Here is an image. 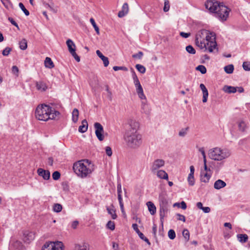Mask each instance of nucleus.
Segmentation results:
<instances>
[{
  "instance_id": "nucleus-1",
  "label": "nucleus",
  "mask_w": 250,
  "mask_h": 250,
  "mask_svg": "<svg viewBox=\"0 0 250 250\" xmlns=\"http://www.w3.org/2000/svg\"><path fill=\"white\" fill-rule=\"evenodd\" d=\"M130 128L126 130L124 136V140L126 146L130 148L136 149L140 147L142 143V135L138 131L139 124L133 119L128 120Z\"/></svg>"
},
{
  "instance_id": "nucleus-2",
  "label": "nucleus",
  "mask_w": 250,
  "mask_h": 250,
  "mask_svg": "<svg viewBox=\"0 0 250 250\" xmlns=\"http://www.w3.org/2000/svg\"><path fill=\"white\" fill-rule=\"evenodd\" d=\"M205 6L210 12L215 14L216 17L222 21H226L230 10L222 3L215 0H208L205 3Z\"/></svg>"
},
{
  "instance_id": "nucleus-3",
  "label": "nucleus",
  "mask_w": 250,
  "mask_h": 250,
  "mask_svg": "<svg viewBox=\"0 0 250 250\" xmlns=\"http://www.w3.org/2000/svg\"><path fill=\"white\" fill-rule=\"evenodd\" d=\"M73 168L76 174L81 178L89 177L95 169L94 165L87 159L81 160L75 163Z\"/></svg>"
},
{
  "instance_id": "nucleus-4",
  "label": "nucleus",
  "mask_w": 250,
  "mask_h": 250,
  "mask_svg": "<svg viewBox=\"0 0 250 250\" xmlns=\"http://www.w3.org/2000/svg\"><path fill=\"white\" fill-rule=\"evenodd\" d=\"M59 114V112L45 104L39 105L35 111L36 118L39 120L43 121L54 119Z\"/></svg>"
},
{
  "instance_id": "nucleus-5",
  "label": "nucleus",
  "mask_w": 250,
  "mask_h": 250,
  "mask_svg": "<svg viewBox=\"0 0 250 250\" xmlns=\"http://www.w3.org/2000/svg\"><path fill=\"white\" fill-rule=\"evenodd\" d=\"M208 155L211 159L220 161L229 158L231 155V152L228 148L216 147L210 149Z\"/></svg>"
},
{
  "instance_id": "nucleus-6",
  "label": "nucleus",
  "mask_w": 250,
  "mask_h": 250,
  "mask_svg": "<svg viewBox=\"0 0 250 250\" xmlns=\"http://www.w3.org/2000/svg\"><path fill=\"white\" fill-rule=\"evenodd\" d=\"M207 34H208V30H201L198 32L195 38L196 45L201 49H205V50H207V45L205 44Z\"/></svg>"
},
{
  "instance_id": "nucleus-7",
  "label": "nucleus",
  "mask_w": 250,
  "mask_h": 250,
  "mask_svg": "<svg viewBox=\"0 0 250 250\" xmlns=\"http://www.w3.org/2000/svg\"><path fill=\"white\" fill-rule=\"evenodd\" d=\"M205 44L207 45V50L209 52H213V49L216 48L217 43L215 41V34L208 31L205 39Z\"/></svg>"
},
{
  "instance_id": "nucleus-8",
  "label": "nucleus",
  "mask_w": 250,
  "mask_h": 250,
  "mask_svg": "<svg viewBox=\"0 0 250 250\" xmlns=\"http://www.w3.org/2000/svg\"><path fill=\"white\" fill-rule=\"evenodd\" d=\"M159 199L160 205V216L161 220L162 221L165 215V211L167 206L168 204V200L167 196L163 193L160 195Z\"/></svg>"
},
{
  "instance_id": "nucleus-9",
  "label": "nucleus",
  "mask_w": 250,
  "mask_h": 250,
  "mask_svg": "<svg viewBox=\"0 0 250 250\" xmlns=\"http://www.w3.org/2000/svg\"><path fill=\"white\" fill-rule=\"evenodd\" d=\"M61 242H47L42 247V250H63Z\"/></svg>"
},
{
  "instance_id": "nucleus-10",
  "label": "nucleus",
  "mask_w": 250,
  "mask_h": 250,
  "mask_svg": "<svg viewBox=\"0 0 250 250\" xmlns=\"http://www.w3.org/2000/svg\"><path fill=\"white\" fill-rule=\"evenodd\" d=\"M66 43L70 53L77 62H79L80 61V58L76 53V46L73 42L71 40L68 39L67 40Z\"/></svg>"
},
{
  "instance_id": "nucleus-11",
  "label": "nucleus",
  "mask_w": 250,
  "mask_h": 250,
  "mask_svg": "<svg viewBox=\"0 0 250 250\" xmlns=\"http://www.w3.org/2000/svg\"><path fill=\"white\" fill-rule=\"evenodd\" d=\"M94 126L95 129V134L97 138L100 141H103L104 139V136L103 135L104 128L103 126L101 124L97 122L94 124Z\"/></svg>"
},
{
  "instance_id": "nucleus-12",
  "label": "nucleus",
  "mask_w": 250,
  "mask_h": 250,
  "mask_svg": "<svg viewBox=\"0 0 250 250\" xmlns=\"http://www.w3.org/2000/svg\"><path fill=\"white\" fill-rule=\"evenodd\" d=\"M165 161L158 159L155 160L152 164L150 169L153 173H156L158 169L165 165Z\"/></svg>"
},
{
  "instance_id": "nucleus-13",
  "label": "nucleus",
  "mask_w": 250,
  "mask_h": 250,
  "mask_svg": "<svg viewBox=\"0 0 250 250\" xmlns=\"http://www.w3.org/2000/svg\"><path fill=\"white\" fill-rule=\"evenodd\" d=\"M37 173L45 180H49L50 177V173L49 170H44L42 168H39L37 169Z\"/></svg>"
},
{
  "instance_id": "nucleus-14",
  "label": "nucleus",
  "mask_w": 250,
  "mask_h": 250,
  "mask_svg": "<svg viewBox=\"0 0 250 250\" xmlns=\"http://www.w3.org/2000/svg\"><path fill=\"white\" fill-rule=\"evenodd\" d=\"M21 246V243L20 241L12 240L10 242L9 250H20Z\"/></svg>"
},
{
  "instance_id": "nucleus-15",
  "label": "nucleus",
  "mask_w": 250,
  "mask_h": 250,
  "mask_svg": "<svg viewBox=\"0 0 250 250\" xmlns=\"http://www.w3.org/2000/svg\"><path fill=\"white\" fill-rule=\"evenodd\" d=\"M35 238L34 233L31 231H25L23 233V240L27 243L30 242Z\"/></svg>"
},
{
  "instance_id": "nucleus-16",
  "label": "nucleus",
  "mask_w": 250,
  "mask_h": 250,
  "mask_svg": "<svg viewBox=\"0 0 250 250\" xmlns=\"http://www.w3.org/2000/svg\"><path fill=\"white\" fill-rule=\"evenodd\" d=\"M128 5L127 3H125L122 7V10L118 13V16L119 18H122L126 15L128 12Z\"/></svg>"
},
{
  "instance_id": "nucleus-17",
  "label": "nucleus",
  "mask_w": 250,
  "mask_h": 250,
  "mask_svg": "<svg viewBox=\"0 0 250 250\" xmlns=\"http://www.w3.org/2000/svg\"><path fill=\"white\" fill-rule=\"evenodd\" d=\"M135 87L139 97L142 100H146V97L144 93L143 89L141 83L135 85Z\"/></svg>"
},
{
  "instance_id": "nucleus-18",
  "label": "nucleus",
  "mask_w": 250,
  "mask_h": 250,
  "mask_svg": "<svg viewBox=\"0 0 250 250\" xmlns=\"http://www.w3.org/2000/svg\"><path fill=\"white\" fill-rule=\"evenodd\" d=\"M200 87L203 92V102L206 103L207 101L208 95V89L203 83L200 84Z\"/></svg>"
},
{
  "instance_id": "nucleus-19",
  "label": "nucleus",
  "mask_w": 250,
  "mask_h": 250,
  "mask_svg": "<svg viewBox=\"0 0 250 250\" xmlns=\"http://www.w3.org/2000/svg\"><path fill=\"white\" fill-rule=\"evenodd\" d=\"M36 86L37 89L42 92L45 91L47 88V86L46 83L42 81L37 82Z\"/></svg>"
},
{
  "instance_id": "nucleus-20",
  "label": "nucleus",
  "mask_w": 250,
  "mask_h": 250,
  "mask_svg": "<svg viewBox=\"0 0 250 250\" xmlns=\"http://www.w3.org/2000/svg\"><path fill=\"white\" fill-rule=\"evenodd\" d=\"M226 186V183L222 180L218 179L214 184V188L216 189H220Z\"/></svg>"
},
{
  "instance_id": "nucleus-21",
  "label": "nucleus",
  "mask_w": 250,
  "mask_h": 250,
  "mask_svg": "<svg viewBox=\"0 0 250 250\" xmlns=\"http://www.w3.org/2000/svg\"><path fill=\"white\" fill-rule=\"evenodd\" d=\"M148 209L151 215H154L156 212V208L154 204L151 201L146 203Z\"/></svg>"
},
{
  "instance_id": "nucleus-22",
  "label": "nucleus",
  "mask_w": 250,
  "mask_h": 250,
  "mask_svg": "<svg viewBox=\"0 0 250 250\" xmlns=\"http://www.w3.org/2000/svg\"><path fill=\"white\" fill-rule=\"evenodd\" d=\"M87 128L88 123L87 121L84 119L82 121V125L79 126L78 130L80 132L84 133L87 131Z\"/></svg>"
},
{
  "instance_id": "nucleus-23",
  "label": "nucleus",
  "mask_w": 250,
  "mask_h": 250,
  "mask_svg": "<svg viewBox=\"0 0 250 250\" xmlns=\"http://www.w3.org/2000/svg\"><path fill=\"white\" fill-rule=\"evenodd\" d=\"M223 90L224 92L227 93H234L237 91V87L225 85Z\"/></svg>"
},
{
  "instance_id": "nucleus-24",
  "label": "nucleus",
  "mask_w": 250,
  "mask_h": 250,
  "mask_svg": "<svg viewBox=\"0 0 250 250\" xmlns=\"http://www.w3.org/2000/svg\"><path fill=\"white\" fill-rule=\"evenodd\" d=\"M106 210L113 219H116L117 217V215L116 213V210L114 208V206L112 205L110 207H106Z\"/></svg>"
},
{
  "instance_id": "nucleus-25",
  "label": "nucleus",
  "mask_w": 250,
  "mask_h": 250,
  "mask_svg": "<svg viewBox=\"0 0 250 250\" xmlns=\"http://www.w3.org/2000/svg\"><path fill=\"white\" fill-rule=\"evenodd\" d=\"M157 176L160 179L167 180L168 178V174L167 173L163 170H159L156 171Z\"/></svg>"
},
{
  "instance_id": "nucleus-26",
  "label": "nucleus",
  "mask_w": 250,
  "mask_h": 250,
  "mask_svg": "<svg viewBox=\"0 0 250 250\" xmlns=\"http://www.w3.org/2000/svg\"><path fill=\"white\" fill-rule=\"evenodd\" d=\"M210 178V175L207 172H202L201 175V181L204 183L208 182Z\"/></svg>"
},
{
  "instance_id": "nucleus-27",
  "label": "nucleus",
  "mask_w": 250,
  "mask_h": 250,
  "mask_svg": "<svg viewBox=\"0 0 250 250\" xmlns=\"http://www.w3.org/2000/svg\"><path fill=\"white\" fill-rule=\"evenodd\" d=\"M79 112L77 108H74L72 112V120L74 123L77 122L79 118Z\"/></svg>"
},
{
  "instance_id": "nucleus-28",
  "label": "nucleus",
  "mask_w": 250,
  "mask_h": 250,
  "mask_svg": "<svg viewBox=\"0 0 250 250\" xmlns=\"http://www.w3.org/2000/svg\"><path fill=\"white\" fill-rule=\"evenodd\" d=\"M89 244L85 242L76 245V248L78 250H89Z\"/></svg>"
},
{
  "instance_id": "nucleus-29",
  "label": "nucleus",
  "mask_w": 250,
  "mask_h": 250,
  "mask_svg": "<svg viewBox=\"0 0 250 250\" xmlns=\"http://www.w3.org/2000/svg\"><path fill=\"white\" fill-rule=\"evenodd\" d=\"M44 65L46 67L48 68H52L54 67V63L51 60V58L46 57L44 61Z\"/></svg>"
},
{
  "instance_id": "nucleus-30",
  "label": "nucleus",
  "mask_w": 250,
  "mask_h": 250,
  "mask_svg": "<svg viewBox=\"0 0 250 250\" xmlns=\"http://www.w3.org/2000/svg\"><path fill=\"white\" fill-rule=\"evenodd\" d=\"M237 237L241 243H245L248 240V236L246 234H238L237 235Z\"/></svg>"
},
{
  "instance_id": "nucleus-31",
  "label": "nucleus",
  "mask_w": 250,
  "mask_h": 250,
  "mask_svg": "<svg viewBox=\"0 0 250 250\" xmlns=\"http://www.w3.org/2000/svg\"><path fill=\"white\" fill-rule=\"evenodd\" d=\"M20 48L21 50H24L27 47V42L25 39H22L19 42Z\"/></svg>"
},
{
  "instance_id": "nucleus-32",
  "label": "nucleus",
  "mask_w": 250,
  "mask_h": 250,
  "mask_svg": "<svg viewBox=\"0 0 250 250\" xmlns=\"http://www.w3.org/2000/svg\"><path fill=\"white\" fill-rule=\"evenodd\" d=\"M62 209V206L58 203L54 204L53 206V210L55 212H60Z\"/></svg>"
},
{
  "instance_id": "nucleus-33",
  "label": "nucleus",
  "mask_w": 250,
  "mask_h": 250,
  "mask_svg": "<svg viewBox=\"0 0 250 250\" xmlns=\"http://www.w3.org/2000/svg\"><path fill=\"white\" fill-rule=\"evenodd\" d=\"M234 70V66L232 64L228 65L224 67V70L227 74L232 73Z\"/></svg>"
},
{
  "instance_id": "nucleus-34",
  "label": "nucleus",
  "mask_w": 250,
  "mask_h": 250,
  "mask_svg": "<svg viewBox=\"0 0 250 250\" xmlns=\"http://www.w3.org/2000/svg\"><path fill=\"white\" fill-rule=\"evenodd\" d=\"M90 21L91 24L92 25V26H93L97 34L98 35H99L100 34L99 28L98 26L97 25L94 20L93 18H91L90 19Z\"/></svg>"
},
{
  "instance_id": "nucleus-35",
  "label": "nucleus",
  "mask_w": 250,
  "mask_h": 250,
  "mask_svg": "<svg viewBox=\"0 0 250 250\" xmlns=\"http://www.w3.org/2000/svg\"><path fill=\"white\" fill-rule=\"evenodd\" d=\"M136 68L137 69L138 71H139L142 74H144L146 72V69L144 66L137 64L135 66Z\"/></svg>"
},
{
  "instance_id": "nucleus-36",
  "label": "nucleus",
  "mask_w": 250,
  "mask_h": 250,
  "mask_svg": "<svg viewBox=\"0 0 250 250\" xmlns=\"http://www.w3.org/2000/svg\"><path fill=\"white\" fill-rule=\"evenodd\" d=\"M188 184L190 186H193L195 184V180L194 178V175L189 174L188 177Z\"/></svg>"
},
{
  "instance_id": "nucleus-37",
  "label": "nucleus",
  "mask_w": 250,
  "mask_h": 250,
  "mask_svg": "<svg viewBox=\"0 0 250 250\" xmlns=\"http://www.w3.org/2000/svg\"><path fill=\"white\" fill-rule=\"evenodd\" d=\"M186 51L189 54H195L196 51L192 45H189L186 47Z\"/></svg>"
},
{
  "instance_id": "nucleus-38",
  "label": "nucleus",
  "mask_w": 250,
  "mask_h": 250,
  "mask_svg": "<svg viewBox=\"0 0 250 250\" xmlns=\"http://www.w3.org/2000/svg\"><path fill=\"white\" fill-rule=\"evenodd\" d=\"M189 129L188 127H187L184 128H182L179 132V136L180 137H185L187 134V132Z\"/></svg>"
},
{
  "instance_id": "nucleus-39",
  "label": "nucleus",
  "mask_w": 250,
  "mask_h": 250,
  "mask_svg": "<svg viewBox=\"0 0 250 250\" xmlns=\"http://www.w3.org/2000/svg\"><path fill=\"white\" fill-rule=\"evenodd\" d=\"M197 70L199 71L202 74H204L207 72L206 67L203 65H199L196 68Z\"/></svg>"
},
{
  "instance_id": "nucleus-40",
  "label": "nucleus",
  "mask_w": 250,
  "mask_h": 250,
  "mask_svg": "<svg viewBox=\"0 0 250 250\" xmlns=\"http://www.w3.org/2000/svg\"><path fill=\"white\" fill-rule=\"evenodd\" d=\"M19 6L26 16L29 15V12L25 8L22 3L20 2Z\"/></svg>"
},
{
  "instance_id": "nucleus-41",
  "label": "nucleus",
  "mask_w": 250,
  "mask_h": 250,
  "mask_svg": "<svg viewBox=\"0 0 250 250\" xmlns=\"http://www.w3.org/2000/svg\"><path fill=\"white\" fill-rule=\"evenodd\" d=\"M106 227L109 229L113 230L115 229V223L113 221H109L106 224Z\"/></svg>"
},
{
  "instance_id": "nucleus-42",
  "label": "nucleus",
  "mask_w": 250,
  "mask_h": 250,
  "mask_svg": "<svg viewBox=\"0 0 250 250\" xmlns=\"http://www.w3.org/2000/svg\"><path fill=\"white\" fill-rule=\"evenodd\" d=\"M170 5L169 2L168 0H165L164 6L163 8V10L164 12H167L169 10Z\"/></svg>"
},
{
  "instance_id": "nucleus-43",
  "label": "nucleus",
  "mask_w": 250,
  "mask_h": 250,
  "mask_svg": "<svg viewBox=\"0 0 250 250\" xmlns=\"http://www.w3.org/2000/svg\"><path fill=\"white\" fill-rule=\"evenodd\" d=\"M101 59L103 61L104 66L105 67H107L109 64V61L108 58L104 55L102 56Z\"/></svg>"
},
{
  "instance_id": "nucleus-44",
  "label": "nucleus",
  "mask_w": 250,
  "mask_h": 250,
  "mask_svg": "<svg viewBox=\"0 0 250 250\" xmlns=\"http://www.w3.org/2000/svg\"><path fill=\"white\" fill-rule=\"evenodd\" d=\"M243 67L246 71H250V62H245L243 63Z\"/></svg>"
},
{
  "instance_id": "nucleus-45",
  "label": "nucleus",
  "mask_w": 250,
  "mask_h": 250,
  "mask_svg": "<svg viewBox=\"0 0 250 250\" xmlns=\"http://www.w3.org/2000/svg\"><path fill=\"white\" fill-rule=\"evenodd\" d=\"M60 173L58 171L54 172L52 174V178L54 180H58L60 178Z\"/></svg>"
},
{
  "instance_id": "nucleus-46",
  "label": "nucleus",
  "mask_w": 250,
  "mask_h": 250,
  "mask_svg": "<svg viewBox=\"0 0 250 250\" xmlns=\"http://www.w3.org/2000/svg\"><path fill=\"white\" fill-rule=\"evenodd\" d=\"M238 127L240 131H244L246 127V124L243 121H241L239 123Z\"/></svg>"
},
{
  "instance_id": "nucleus-47",
  "label": "nucleus",
  "mask_w": 250,
  "mask_h": 250,
  "mask_svg": "<svg viewBox=\"0 0 250 250\" xmlns=\"http://www.w3.org/2000/svg\"><path fill=\"white\" fill-rule=\"evenodd\" d=\"M183 235L184 238L187 240H188L189 239V232L187 229H185L183 231Z\"/></svg>"
},
{
  "instance_id": "nucleus-48",
  "label": "nucleus",
  "mask_w": 250,
  "mask_h": 250,
  "mask_svg": "<svg viewBox=\"0 0 250 250\" xmlns=\"http://www.w3.org/2000/svg\"><path fill=\"white\" fill-rule=\"evenodd\" d=\"M113 69L114 71H118V70H123L125 71H126L128 70V69L127 67L125 66H115L113 67Z\"/></svg>"
},
{
  "instance_id": "nucleus-49",
  "label": "nucleus",
  "mask_w": 250,
  "mask_h": 250,
  "mask_svg": "<svg viewBox=\"0 0 250 250\" xmlns=\"http://www.w3.org/2000/svg\"><path fill=\"white\" fill-rule=\"evenodd\" d=\"M175 216H176L177 219L178 220L182 221H183L184 222H185L186 218H185V217L184 215L180 214H179V213H177V214H175Z\"/></svg>"
},
{
  "instance_id": "nucleus-50",
  "label": "nucleus",
  "mask_w": 250,
  "mask_h": 250,
  "mask_svg": "<svg viewBox=\"0 0 250 250\" xmlns=\"http://www.w3.org/2000/svg\"><path fill=\"white\" fill-rule=\"evenodd\" d=\"M19 72V68H18V67L15 65L13 66V67L12 68V73L14 74V75H15L16 76H18Z\"/></svg>"
},
{
  "instance_id": "nucleus-51",
  "label": "nucleus",
  "mask_w": 250,
  "mask_h": 250,
  "mask_svg": "<svg viewBox=\"0 0 250 250\" xmlns=\"http://www.w3.org/2000/svg\"><path fill=\"white\" fill-rule=\"evenodd\" d=\"M11 51V48L9 47H7L3 50L2 55L5 56H8Z\"/></svg>"
},
{
  "instance_id": "nucleus-52",
  "label": "nucleus",
  "mask_w": 250,
  "mask_h": 250,
  "mask_svg": "<svg viewBox=\"0 0 250 250\" xmlns=\"http://www.w3.org/2000/svg\"><path fill=\"white\" fill-rule=\"evenodd\" d=\"M144 54L142 51H139L138 53L134 54L132 55L133 58L142 59Z\"/></svg>"
},
{
  "instance_id": "nucleus-53",
  "label": "nucleus",
  "mask_w": 250,
  "mask_h": 250,
  "mask_svg": "<svg viewBox=\"0 0 250 250\" xmlns=\"http://www.w3.org/2000/svg\"><path fill=\"white\" fill-rule=\"evenodd\" d=\"M8 21L12 24L13 25L15 26L18 30H20V28L17 23V22L13 20V18L11 17L8 18Z\"/></svg>"
},
{
  "instance_id": "nucleus-54",
  "label": "nucleus",
  "mask_w": 250,
  "mask_h": 250,
  "mask_svg": "<svg viewBox=\"0 0 250 250\" xmlns=\"http://www.w3.org/2000/svg\"><path fill=\"white\" fill-rule=\"evenodd\" d=\"M105 151L107 156H111L112 154V151L110 146H106L105 147Z\"/></svg>"
},
{
  "instance_id": "nucleus-55",
  "label": "nucleus",
  "mask_w": 250,
  "mask_h": 250,
  "mask_svg": "<svg viewBox=\"0 0 250 250\" xmlns=\"http://www.w3.org/2000/svg\"><path fill=\"white\" fill-rule=\"evenodd\" d=\"M190 33H185L184 32H181L180 35L184 38H188L190 36Z\"/></svg>"
},
{
  "instance_id": "nucleus-56",
  "label": "nucleus",
  "mask_w": 250,
  "mask_h": 250,
  "mask_svg": "<svg viewBox=\"0 0 250 250\" xmlns=\"http://www.w3.org/2000/svg\"><path fill=\"white\" fill-rule=\"evenodd\" d=\"M132 227L137 233H138L140 231L138 229L137 224H133L132 225Z\"/></svg>"
},
{
  "instance_id": "nucleus-57",
  "label": "nucleus",
  "mask_w": 250,
  "mask_h": 250,
  "mask_svg": "<svg viewBox=\"0 0 250 250\" xmlns=\"http://www.w3.org/2000/svg\"><path fill=\"white\" fill-rule=\"evenodd\" d=\"M78 224H79V222L78 221H74L72 223L71 227L73 229H75L77 227Z\"/></svg>"
},
{
  "instance_id": "nucleus-58",
  "label": "nucleus",
  "mask_w": 250,
  "mask_h": 250,
  "mask_svg": "<svg viewBox=\"0 0 250 250\" xmlns=\"http://www.w3.org/2000/svg\"><path fill=\"white\" fill-rule=\"evenodd\" d=\"M202 210L205 212V213H209L210 211V208L209 207H203Z\"/></svg>"
},
{
  "instance_id": "nucleus-59",
  "label": "nucleus",
  "mask_w": 250,
  "mask_h": 250,
  "mask_svg": "<svg viewBox=\"0 0 250 250\" xmlns=\"http://www.w3.org/2000/svg\"><path fill=\"white\" fill-rule=\"evenodd\" d=\"M112 247L114 250H119V245L115 242H112Z\"/></svg>"
},
{
  "instance_id": "nucleus-60",
  "label": "nucleus",
  "mask_w": 250,
  "mask_h": 250,
  "mask_svg": "<svg viewBox=\"0 0 250 250\" xmlns=\"http://www.w3.org/2000/svg\"><path fill=\"white\" fill-rule=\"evenodd\" d=\"M117 193H118V195L121 194L122 188H121V184H119L117 185Z\"/></svg>"
},
{
  "instance_id": "nucleus-61",
  "label": "nucleus",
  "mask_w": 250,
  "mask_h": 250,
  "mask_svg": "<svg viewBox=\"0 0 250 250\" xmlns=\"http://www.w3.org/2000/svg\"><path fill=\"white\" fill-rule=\"evenodd\" d=\"M156 231H157V226L155 224H153V226L152 227V233L154 236H156Z\"/></svg>"
},
{
  "instance_id": "nucleus-62",
  "label": "nucleus",
  "mask_w": 250,
  "mask_h": 250,
  "mask_svg": "<svg viewBox=\"0 0 250 250\" xmlns=\"http://www.w3.org/2000/svg\"><path fill=\"white\" fill-rule=\"evenodd\" d=\"M187 204L184 201L181 202V208L183 209H186L187 208Z\"/></svg>"
},
{
  "instance_id": "nucleus-63",
  "label": "nucleus",
  "mask_w": 250,
  "mask_h": 250,
  "mask_svg": "<svg viewBox=\"0 0 250 250\" xmlns=\"http://www.w3.org/2000/svg\"><path fill=\"white\" fill-rule=\"evenodd\" d=\"M199 152H200L203 156V157H206V154H205V150H204V148L203 147H201L199 149Z\"/></svg>"
},
{
  "instance_id": "nucleus-64",
  "label": "nucleus",
  "mask_w": 250,
  "mask_h": 250,
  "mask_svg": "<svg viewBox=\"0 0 250 250\" xmlns=\"http://www.w3.org/2000/svg\"><path fill=\"white\" fill-rule=\"evenodd\" d=\"M47 162H48V165H49L50 166H53V158L49 157L48 159Z\"/></svg>"
}]
</instances>
